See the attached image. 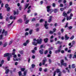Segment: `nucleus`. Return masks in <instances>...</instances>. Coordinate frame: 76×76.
Returning a JSON list of instances; mask_svg holds the SVG:
<instances>
[{
  "mask_svg": "<svg viewBox=\"0 0 76 76\" xmlns=\"http://www.w3.org/2000/svg\"><path fill=\"white\" fill-rule=\"evenodd\" d=\"M33 41L34 42H33V45L37 46V44H41L42 42V39H40L39 40V39L37 40L36 38H34L33 39Z\"/></svg>",
  "mask_w": 76,
  "mask_h": 76,
  "instance_id": "obj_1",
  "label": "nucleus"
},
{
  "mask_svg": "<svg viewBox=\"0 0 76 76\" xmlns=\"http://www.w3.org/2000/svg\"><path fill=\"white\" fill-rule=\"evenodd\" d=\"M62 48V45H60V46L59 47V48H58V49L57 50H55V53L56 54H57V53H60V51H61V50Z\"/></svg>",
  "mask_w": 76,
  "mask_h": 76,
  "instance_id": "obj_2",
  "label": "nucleus"
},
{
  "mask_svg": "<svg viewBox=\"0 0 76 76\" xmlns=\"http://www.w3.org/2000/svg\"><path fill=\"white\" fill-rule=\"evenodd\" d=\"M4 33V36H7L8 35V31H5V29H4L2 32V34H3Z\"/></svg>",
  "mask_w": 76,
  "mask_h": 76,
  "instance_id": "obj_3",
  "label": "nucleus"
},
{
  "mask_svg": "<svg viewBox=\"0 0 76 76\" xmlns=\"http://www.w3.org/2000/svg\"><path fill=\"white\" fill-rule=\"evenodd\" d=\"M47 61V58L46 57H45L44 58V59L43 60H42V65H45V62Z\"/></svg>",
  "mask_w": 76,
  "mask_h": 76,
  "instance_id": "obj_4",
  "label": "nucleus"
},
{
  "mask_svg": "<svg viewBox=\"0 0 76 76\" xmlns=\"http://www.w3.org/2000/svg\"><path fill=\"white\" fill-rule=\"evenodd\" d=\"M9 56H12V55L10 54V53H5L4 55V57H9Z\"/></svg>",
  "mask_w": 76,
  "mask_h": 76,
  "instance_id": "obj_5",
  "label": "nucleus"
},
{
  "mask_svg": "<svg viewBox=\"0 0 76 76\" xmlns=\"http://www.w3.org/2000/svg\"><path fill=\"white\" fill-rule=\"evenodd\" d=\"M44 49H42L41 50H39V53L40 54H43L44 53Z\"/></svg>",
  "mask_w": 76,
  "mask_h": 76,
  "instance_id": "obj_6",
  "label": "nucleus"
},
{
  "mask_svg": "<svg viewBox=\"0 0 76 76\" xmlns=\"http://www.w3.org/2000/svg\"><path fill=\"white\" fill-rule=\"evenodd\" d=\"M62 15L63 16H64V17H67V13H66L65 11H64Z\"/></svg>",
  "mask_w": 76,
  "mask_h": 76,
  "instance_id": "obj_7",
  "label": "nucleus"
},
{
  "mask_svg": "<svg viewBox=\"0 0 76 76\" xmlns=\"http://www.w3.org/2000/svg\"><path fill=\"white\" fill-rule=\"evenodd\" d=\"M50 7H51L50 6H47L46 8L47 9V12H49L50 11Z\"/></svg>",
  "mask_w": 76,
  "mask_h": 76,
  "instance_id": "obj_8",
  "label": "nucleus"
},
{
  "mask_svg": "<svg viewBox=\"0 0 76 76\" xmlns=\"http://www.w3.org/2000/svg\"><path fill=\"white\" fill-rule=\"evenodd\" d=\"M52 16H51L50 17V18L49 19V20H48V22L49 23H50L51 22H52Z\"/></svg>",
  "mask_w": 76,
  "mask_h": 76,
  "instance_id": "obj_9",
  "label": "nucleus"
},
{
  "mask_svg": "<svg viewBox=\"0 0 76 76\" xmlns=\"http://www.w3.org/2000/svg\"><path fill=\"white\" fill-rule=\"evenodd\" d=\"M65 40H68L69 39V37L67 36V34H65Z\"/></svg>",
  "mask_w": 76,
  "mask_h": 76,
  "instance_id": "obj_10",
  "label": "nucleus"
},
{
  "mask_svg": "<svg viewBox=\"0 0 76 76\" xmlns=\"http://www.w3.org/2000/svg\"><path fill=\"white\" fill-rule=\"evenodd\" d=\"M44 41L45 43H47V42H48V38H45L44 39Z\"/></svg>",
  "mask_w": 76,
  "mask_h": 76,
  "instance_id": "obj_11",
  "label": "nucleus"
},
{
  "mask_svg": "<svg viewBox=\"0 0 76 76\" xmlns=\"http://www.w3.org/2000/svg\"><path fill=\"white\" fill-rule=\"evenodd\" d=\"M48 24H45L44 25L45 28L46 29H48Z\"/></svg>",
  "mask_w": 76,
  "mask_h": 76,
  "instance_id": "obj_12",
  "label": "nucleus"
},
{
  "mask_svg": "<svg viewBox=\"0 0 76 76\" xmlns=\"http://www.w3.org/2000/svg\"><path fill=\"white\" fill-rule=\"evenodd\" d=\"M29 3L26 4V5H25V8H24V10H25L26 9H27V8L28 7V6H29Z\"/></svg>",
  "mask_w": 76,
  "mask_h": 76,
  "instance_id": "obj_13",
  "label": "nucleus"
},
{
  "mask_svg": "<svg viewBox=\"0 0 76 76\" xmlns=\"http://www.w3.org/2000/svg\"><path fill=\"white\" fill-rule=\"evenodd\" d=\"M17 22L18 23H22V20L21 19H19L18 20Z\"/></svg>",
  "mask_w": 76,
  "mask_h": 76,
  "instance_id": "obj_14",
  "label": "nucleus"
},
{
  "mask_svg": "<svg viewBox=\"0 0 76 76\" xmlns=\"http://www.w3.org/2000/svg\"><path fill=\"white\" fill-rule=\"evenodd\" d=\"M56 72H57V73L60 72V69H56Z\"/></svg>",
  "mask_w": 76,
  "mask_h": 76,
  "instance_id": "obj_15",
  "label": "nucleus"
},
{
  "mask_svg": "<svg viewBox=\"0 0 76 76\" xmlns=\"http://www.w3.org/2000/svg\"><path fill=\"white\" fill-rule=\"evenodd\" d=\"M64 60H61V66H63V64L64 63Z\"/></svg>",
  "mask_w": 76,
  "mask_h": 76,
  "instance_id": "obj_16",
  "label": "nucleus"
},
{
  "mask_svg": "<svg viewBox=\"0 0 76 76\" xmlns=\"http://www.w3.org/2000/svg\"><path fill=\"white\" fill-rule=\"evenodd\" d=\"M27 70H26L24 72L23 74H24V76H26V73L27 72Z\"/></svg>",
  "mask_w": 76,
  "mask_h": 76,
  "instance_id": "obj_17",
  "label": "nucleus"
},
{
  "mask_svg": "<svg viewBox=\"0 0 76 76\" xmlns=\"http://www.w3.org/2000/svg\"><path fill=\"white\" fill-rule=\"evenodd\" d=\"M71 12H72V9H70L67 12V14H69V13H70Z\"/></svg>",
  "mask_w": 76,
  "mask_h": 76,
  "instance_id": "obj_18",
  "label": "nucleus"
},
{
  "mask_svg": "<svg viewBox=\"0 0 76 76\" xmlns=\"http://www.w3.org/2000/svg\"><path fill=\"white\" fill-rule=\"evenodd\" d=\"M72 17H67L66 18V20H70L72 19Z\"/></svg>",
  "mask_w": 76,
  "mask_h": 76,
  "instance_id": "obj_19",
  "label": "nucleus"
},
{
  "mask_svg": "<svg viewBox=\"0 0 76 76\" xmlns=\"http://www.w3.org/2000/svg\"><path fill=\"white\" fill-rule=\"evenodd\" d=\"M7 42H5L4 44L3 47H6V46H7Z\"/></svg>",
  "mask_w": 76,
  "mask_h": 76,
  "instance_id": "obj_20",
  "label": "nucleus"
},
{
  "mask_svg": "<svg viewBox=\"0 0 76 76\" xmlns=\"http://www.w3.org/2000/svg\"><path fill=\"white\" fill-rule=\"evenodd\" d=\"M18 73L19 76H22V72L20 71L18 72Z\"/></svg>",
  "mask_w": 76,
  "mask_h": 76,
  "instance_id": "obj_21",
  "label": "nucleus"
},
{
  "mask_svg": "<svg viewBox=\"0 0 76 76\" xmlns=\"http://www.w3.org/2000/svg\"><path fill=\"white\" fill-rule=\"evenodd\" d=\"M19 52L20 54H23L24 53V51H23V50H22L20 51Z\"/></svg>",
  "mask_w": 76,
  "mask_h": 76,
  "instance_id": "obj_22",
  "label": "nucleus"
},
{
  "mask_svg": "<svg viewBox=\"0 0 76 76\" xmlns=\"http://www.w3.org/2000/svg\"><path fill=\"white\" fill-rule=\"evenodd\" d=\"M53 11L55 13H56L58 12V10H57V9H54Z\"/></svg>",
  "mask_w": 76,
  "mask_h": 76,
  "instance_id": "obj_23",
  "label": "nucleus"
},
{
  "mask_svg": "<svg viewBox=\"0 0 76 76\" xmlns=\"http://www.w3.org/2000/svg\"><path fill=\"white\" fill-rule=\"evenodd\" d=\"M26 15H24V21H26L27 19H28V18H26Z\"/></svg>",
  "mask_w": 76,
  "mask_h": 76,
  "instance_id": "obj_24",
  "label": "nucleus"
},
{
  "mask_svg": "<svg viewBox=\"0 0 76 76\" xmlns=\"http://www.w3.org/2000/svg\"><path fill=\"white\" fill-rule=\"evenodd\" d=\"M72 69H74V68H75V64H72Z\"/></svg>",
  "mask_w": 76,
  "mask_h": 76,
  "instance_id": "obj_25",
  "label": "nucleus"
},
{
  "mask_svg": "<svg viewBox=\"0 0 76 76\" xmlns=\"http://www.w3.org/2000/svg\"><path fill=\"white\" fill-rule=\"evenodd\" d=\"M9 69H7L5 71L6 74H7L9 73Z\"/></svg>",
  "mask_w": 76,
  "mask_h": 76,
  "instance_id": "obj_26",
  "label": "nucleus"
},
{
  "mask_svg": "<svg viewBox=\"0 0 76 76\" xmlns=\"http://www.w3.org/2000/svg\"><path fill=\"white\" fill-rule=\"evenodd\" d=\"M5 8H6V9L9 7V4H6L5 5Z\"/></svg>",
  "mask_w": 76,
  "mask_h": 76,
  "instance_id": "obj_27",
  "label": "nucleus"
},
{
  "mask_svg": "<svg viewBox=\"0 0 76 76\" xmlns=\"http://www.w3.org/2000/svg\"><path fill=\"white\" fill-rule=\"evenodd\" d=\"M64 9H66V7H65L64 8H61L60 9V10H61V12H63L64 10Z\"/></svg>",
  "mask_w": 76,
  "mask_h": 76,
  "instance_id": "obj_28",
  "label": "nucleus"
},
{
  "mask_svg": "<svg viewBox=\"0 0 76 76\" xmlns=\"http://www.w3.org/2000/svg\"><path fill=\"white\" fill-rule=\"evenodd\" d=\"M10 7H9L7 8V12L10 11Z\"/></svg>",
  "mask_w": 76,
  "mask_h": 76,
  "instance_id": "obj_29",
  "label": "nucleus"
},
{
  "mask_svg": "<svg viewBox=\"0 0 76 76\" xmlns=\"http://www.w3.org/2000/svg\"><path fill=\"white\" fill-rule=\"evenodd\" d=\"M25 70V68H22L21 69V72H24Z\"/></svg>",
  "mask_w": 76,
  "mask_h": 76,
  "instance_id": "obj_30",
  "label": "nucleus"
},
{
  "mask_svg": "<svg viewBox=\"0 0 76 76\" xmlns=\"http://www.w3.org/2000/svg\"><path fill=\"white\" fill-rule=\"evenodd\" d=\"M53 47H51L50 48H48V50L49 51H51V50H53Z\"/></svg>",
  "mask_w": 76,
  "mask_h": 76,
  "instance_id": "obj_31",
  "label": "nucleus"
},
{
  "mask_svg": "<svg viewBox=\"0 0 76 76\" xmlns=\"http://www.w3.org/2000/svg\"><path fill=\"white\" fill-rule=\"evenodd\" d=\"M10 56H8L7 58V61H9L10 60Z\"/></svg>",
  "mask_w": 76,
  "mask_h": 76,
  "instance_id": "obj_32",
  "label": "nucleus"
},
{
  "mask_svg": "<svg viewBox=\"0 0 76 76\" xmlns=\"http://www.w3.org/2000/svg\"><path fill=\"white\" fill-rule=\"evenodd\" d=\"M1 15H2V13H0V19H3V16H2Z\"/></svg>",
  "mask_w": 76,
  "mask_h": 76,
  "instance_id": "obj_33",
  "label": "nucleus"
},
{
  "mask_svg": "<svg viewBox=\"0 0 76 76\" xmlns=\"http://www.w3.org/2000/svg\"><path fill=\"white\" fill-rule=\"evenodd\" d=\"M31 67L33 69H34V68H35V65L34 64H33L31 65Z\"/></svg>",
  "mask_w": 76,
  "mask_h": 76,
  "instance_id": "obj_34",
  "label": "nucleus"
},
{
  "mask_svg": "<svg viewBox=\"0 0 76 76\" xmlns=\"http://www.w3.org/2000/svg\"><path fill=\"white\" fill-rule=\"evenodd\" d=\"M32 30H31L29 32V34L30 35H31L32 34V31H33Z\"/></svg>",
  "mask_w": 76,
  "mask_h": 76,
  "instance_id": "obj_35",
  "label": "nucleus"
},
{
  "mask_svg": "<svg viewBox=\"0 0 76 76\" xmlns=\"http://www.w3.org/2000/svg\"><path fill=\"white\" fill-rule=\"evenodd\" d=\"M48 50H46L44 52V54H47L48 53Z\"/></svg>",
  "mask_w": 76,
  "mask_h": 76,
  "instance_id": "obj_36",
  "label": "nucleus"
},
{
  "mask_svg": "<svg viewBox=\"0 0 76 76\" xmlns=\"http://www.w3.org/2000/svg\"><path fill=\"white\" fill-rule=\"evenodd\" d=\"M74 35H72L71 38H70V39L71 40H72V39H73V38H74Z\"/></svg>",
  "mask_w": 76,
  "mask_h": 76,
  "instance_id": "obj_37",
  "label": "nucleus"
},
{
  "mask_svg": "<svg viewBox=\"0 0 76 76\" xmlns=\"http://www.w3.org/2000/svg\"><path fill=\"white\" fill-rule=\"evenodd\" d=\"M57 43L56 44V45H57L58 44H61V42H60V41H57Z\"/></svg>",
  "mask_w": 76,
  "mask_h": 76,
  "instance_id": "obj_38",
  "label": "nucleus"
},
{
  "mask_svg": "<svg viewBox=\"0 0 76 76\" xmlns=\"http://www.w3.org/2000/svg\"><path fill=\"white\" fill-rule=\"evenodd\" d=\"M4 60H2L1 61V63L2 64H4Z\"/></svg>",
  "mask_w": 76,
  "mask_h": 76,
  "instance_id": "obj_39",
  "label": "nucleus"
},
{
  "mask_svg": "<svg viewBox=\"0 0 76 76\" xmlns=\"http://www.w3.org/2000/svg\"><path fill=\"white\" fill-rule=\"evenodd\" d=\"M65 69L67 70V72L68 73H70V70L68 69V68L66 67V68Z\"/></svg>",
  "mask_w": 76,
  "mask_h": 76,
  "instance_id": "obj_40",
  "label": "nucleus"
},
{
  "mask_svg": "<svg viewBox=\"0 0 76 76\" xmlns=\"http://www.w3.org/2000/svg\"><path fill=\"white\" fill-rule=\"evenodd\" d=\"M10 19L11 20H12V19H13V17L12 16H10Z\"/></svg>",
  "mask_w": 76,
  "mask_h": 76,
  "instance_id": "obj_41",
  "label": "nucleus"
},
{
  "mask_svg": "<svg viewBox=\"0 0 76 76\" xmlns=\"http://www.w3.org/2000/svg\"><path fill=\"white\" fill-rule=\"evenodd\" d=\"M29 20H26L25 23L26 24H28V22H29Z\"/></svg>",
  "mask_w": 76,
  "mask_h": 76,
  "instance_id": "obj_42",
  "label": "nucleus"
},
{
  "mask_svg": "<svg viewBox=\"0 0 76 76\" xmlns=\"http://www.w3.org/2000/svg\"><path fill=\"white\" fill-rule=\"evenodd\" d=\"M60 52L62 53V54H64V50H61Z\"/></svg>",
  "mask_w": 76,
  "mask_h": 76,
  "instance_id": "obj_43",
  "label": "nucleus"
},
{
  "mask_svg": "<svg viewBox=\"0 0 76 76\" xmlns=\"http://www.w3.org/2000/svg\"><path fill=\"white\" fill-rule=\"evenodd\" d=\"M39 23H37L36 24V27L37 28V27H38V26H39Z\"/></svg>",
  "mask_w": 76,
  "mask_h": 76,
  "instance_id": "obj_44",
  "label": "nucleus"
},
{
  "mask_svg": "<svg viewBox=\"0 0 76 76\" xmlns=\"http://www.w3.org/2000/svg\"><path fill=\"white\" fill-rule=\"evenodd\" d=\"M3 39V35L1 34L0 36V39Z\"/></svg>",
  "mask_w": 76,
  "mask_h": 76,
  "instance_id": "obj_45",
  "label": "nucleus"
},
{
  "mask_svg": "<svg viewBox=\"0 0 76 76\" xmlns=\"http://www.w3.org/2000/svg\"><path fill=\"white\" fill-rule=\"evenodd\" d=\"M68 26V23H66V26H65V28H67Z\"/></svg>",
  "mask_w": 76,
  "mask_h": 76,
  "instance_id": "obj_46",
  "label": "nucleus"
},
{
  "mask_svg": "<svg viewBox=\"0 0 76 76\" xmlns=\"http://www.w3.org/2000/svg\"><path fill=\"white\" fill-rule=\"evenodd\" d=\"M63 65L64 66H65V67H66L67 66V63H64L63 64Z\"/></svg>",
  "mask_w": 76,
  "mask_h": 76,
  "instance_id": "obj_47",
  "label": "nucleus"
},
{
  "mask_svg": "<svg viewBox=\"0 0 76 76\" xmlns=\"http://www.w3.org/2000/svg\"><path fill=\"white\" fill-rule=\"evenodd\" d=\"M31 10L29 9V10H27V13H30V12H31Z\"/></svg>",
  "mask_w": 76,
  "mask_h": 76,
  "instance_id": "obj_48",
  "label": "nucleus"
},
{
  "mask_svg": "<svg viewBox=\"0 0 76 76\" xmlns=\"http://www.w3.org/2000/svg\"><path fill=\"white\" fill-rule=\"evenodd\" d=\"M43 21H44V20H43L42 19H41L40 20L39 22H40V23H41L42 22H43Z\"/></svg>",
  "mask_w": 76,
  "mask_h": 76,
  "instance_id": "obj_49",
  "label": "nucleus"
},
{
  "mask_svg": "<svg viewBox=\"0 0 76 76\" xmlns=\"http://www.w3.org/2000/svg\"><path fill=\"white\" fill-rule=\"evenodd\" d=\"M6 21H7V22H8L9 21V17H7L6 18Z\"/></svg>",
  "mask_w": 76,
  "mask_h": 76,
  "instance_id": "obj_50",
  "label": "nucleus"
},
{
  "mask_svg": "<svg viewBox=\"0 0 76 76\" xmlns=\"http://www.w3.org/2000/svg\"><path fill=\"white\" fill-rule=\"evenodd\" d=\"M42 70V67H40L39 68V71L40 72H41Z\"/></svg>",
  "mask_w": 76,
  "mask_h": 76,
  "instance_id": "obj_51",
  "label": "nucleus"
},
{
  "mask_svg": "<svg viewBox=\"0 0 76 76\" xmlns=\"http://www.w3.org/2000/svg\"><path fill=\"white\" fill-rule=\"evenodd\" d=\"M56 28H53V32H56Z\"/></svg>",
  "mask_w": 76,
  "mask_h": 76,
  "instance_id": "obj_52",
  "label": "nucleus"
},
{
  "mask_svg": "<svg viewBox=\"0 0 76 76\" xmlns=\"http://www.w3.org/2000/svg\"><path fill=\"white\" fill-rule=\"evenodd\" d=\"M52 6L53 7H55V6H56V4L54 3H53L52 4Z\"/></svg>",
  "mask_w": 76,
  "mask_h": 76,
  "instance_id": "obj_53",
  "label": "nucleus"
},
{
  "mask_svg": "<svg viewBox=\"0 0 76 76\" xmlns=\"http://www.w3.org/2000/svg\"><path fill=\"white\" fill-rule=\"evenodd\" d=\"M62 72L63 73H66V71L64 70H63L62 71Z\"/></svg>",
  "mask_w": 76,
  "mask_h": 76,
  "instance_id": "obj_54",
  "label": "nucleus"
},
{
  "mask_svg": "<svg viewBox=\"0 0 76 76\" xmlns=\"http://www.w3.org/2000/svg\"><path fill=\"white\" fill-rule=\"evenodd\" d=\"M39 28H37L36 29V31H37V32H38V31H39Z\"/></svg>",
  "mask_w": 76,
  "mask_h": 76,
  "instance_id": "obj_55",
  "label": "nucleus"
},
{
  "mask_svg": "<svg viewBox=\"0 0 76 76\" xmlns=\"http://www.w3.org/2000/svg\"><path fill=\"white\" fill-rule=\"evenodd\" d=\"M35 20V18H33L32 20V22H34Z\"/></svg>",
  "mask_w": 76,
  "mask_h": 76,
  "instance_id": "obj_56",
  "label": "nucleus"
},
{
  "mask_svg": "<svg viewBox=\"0 0 76 76\" xmlns=\"http://www.w3.org/2000/svg\"><path fill=\"white\" fill-rule=\"evenodd\" d=\"M56 71H55L53 73V76H56Z\"/></svg>",
  "mask_w": 76,
  "mask_h": 76,
  "instance_id": "obj_57",
  "label": "nucleus"
},
{
  "mask_svg": "<svg viewBox=\"0 0 76 76\" xmlns=\"http://www.w3.org/2000/svg\"><path fill=\"white\" fill-rule=\"evenodd\" d=\"M68 28H69V29H72L73 28V27L72 26H70L69 27H68Z\"/></svg>",
  "mask_w": 76,
  "mask_h": 76,
  "instance_id": "obj_58",
  "label": "nucleus"
},
{
  "mask_svg": "<svg viewBox=\"0 0 76 76\" xmlns=\"http://www.w3.org/2000/svg\"><path fill=\"white\" fill-rule=\"evenodd\" d=\"M49 64H50L51 63V60L50 59H49Z\"/></svg>",
  "mask_w": 76,
  "mask_h": 76,
  "instance_id": "obj_59",
  "label": "nucleus"
},
{
  "mask_svg": "<svg viewBox=\"0 0 76 76\" xmlns=\"http://www.w3.org/2000/svg\"><path fill=\"white\" fill-rule=\"evenodd\" d=\"M47 57H48L49 58H50V57H51V55L50 54H48L47 56Z\"/></svg>",
  "mask_w": 76,
  "mask_h": 76,
  "instance_id": "obj_60",
  "label": "nucleus"
},
{
  "mask_svg": "<svg viewBox=\"0 0 76 76\" xmlns=\"http://www.w3.org/2000/svg\"><path fill=\"white\" fill-rule=\"evenodd\" d=\"M72 4H73V3H72V2L71 1L69 3V6H72Z\"/></svg>",
  "mask_w": 76,
  "mask_h": 76,
  "instance_id": "obj_61",
  "label": "nucleus"
},
{
  "mask_svg": "<svg viewBox=\"0 0 76 76\" xmlns=\"http://www.w3.org/2000/svg\"><path fill=\"white\" fill-rule=\"evenodd\" d=\"M29 35V33L28 32H26L25 34V35Z\"/></svg>",
  "mask_w": 76,
  "mask_h": 76,
  "instance_id": "obj_62",
  "label": "nucleus"
},
{
  "mask_svg": "<svg viewBox=\"0 0 76 76\" xmlns=\"http://www.w3.org/2000/svg\"><path fill=\"white\" fill-rule=\"evenodd\" d=\"M43 46H44V45H41L40 46V48L41 49V48H42L43 47Z\"/></svg>",
  "mask_w": 76,
  "mask_h": 76,
  "instance_id": "obj_63",
  "label": "nucleus"
},
{
  "mask_svg": "<svg viewBox=\"0 0 76 76\" xmlns=\"http://www.w3.org/2000/svg\"><path fill=\"white\" fill-rule=\"evenodd\" d=\"M60 6V7H63V4H61Z\"/></svg>",
  "mask_w": 76,
  "mask_h": 76,
  "instance_id": "obj_64",
  "label": "nucleus"
}]
</instances>
